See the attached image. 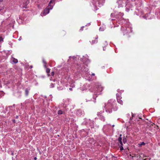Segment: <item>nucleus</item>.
Instances as JSON below:
<instances>
[{
	"label": "nucleus",
	"mask_w": 160,
	"mask_h": 160,
	"mask_svg": "<svg viewBox=\"0 0 160 160\" xmlns=\"http://www.w3.org/2000/svg\"><path fill=\"white\" fill-rule=\"evenodd\" d=\"M105 107L106 109V111L107 112L110 113L112 112L113 105L110 102H108L107 104L105 105Z\"/></svg>",
	"instance_id": "obj_1"
},
{
	"label": "nucleus",
	"mask_w": 160,
	"mask_h": 160,
	"mask_svg": "<svg viewBox=\"0 0 160 160\" xmlns=\"http://www.w3.org/2000/svg\"><path fill=\"white\" fill-rule=\"evenodd\" d=\"M122 135L120 134L119 135V137L118 138V146H119V147L120 149V150L121 151H122L123 150V144L122 142V138H121V136Z\"/></svg>",
	"instance_id": "obj_2"
},
{
	"label": "nucleus",
	"mask_w": 160,
	"mask_h": 160,
	"mask_svg": "<svg viewBox=\"0 0 160 160\" xmlns=\"http://www.w3.org/2000/svg\"><path fill=\"white\" fill-rule=\"evenodd\" d=\"M98 36L96 35L93 37V39L92 40L91 43L92 44H93L97 43L98 42Z\"/></svg>",
	"instance_id": "obj_3"
},
{
	"label": "nucleus",
	"mask_w": 160,
	"mask_h": 160,
	"mask_svg": "<svg viewBox=\"0 0 160 160\" xmlns=\"http://www.w3.org/2000/svg\"><path fill=\"white\" fill-rule=\"evenodd\" d=\"M49 12V10L46 8L45 9H44L43 11V12L41 13V15L43 16V15H45L46 14H48Z\"/></svg>",
	"instance_id": "obj_4"
},
{
	"label": "nucleus",
	"mask_w": 160,
	"mask_h": 160,
	"mask_svg": "<svg viewBox=\"0 0 160 160\" xmlns=\"http://www.w3.org/2000/svg\"><path fill=\"white\" fill-rule=\"evenodd\" d=\"M29 3V1L28 0H27L25 3H24L22 5V8H28L27 5Z\"/></svg>",
	"instance_id": "obj_5"
},
{
	"label": "nucleus",
	"mask_w": 160,
	"mask_h": 160,
	"mask_svg": "<svg viewBox=\"0 0 160 160\" xmlns=\"http://www.w3.org/2000/svg\"><path fill=\"white\" fill-rule=\"evenodd\" d=\"M52 0H51L50 1V2L48 4V6L47 7V8L49 10H51V9H52V8H53V6H52V5H51V4L52 2Z\"/></svg>",
	"instance_id": "obj_6"
},
{
	"label": "nucleus",
	"mask_w": 160,
	"mask_h": 160,
	"mask_svg": "<svg viewBox=\"0 0 160 160\" xmlns=\"http://www.w3.org/2000/svg\"><path fill=\"white\" fill-rule=\"evenodd\" d=\"M29 90L28 88H26L25 90V94L26 96H28L29 93Z\"/></svg>",
	"instance_id": "obj_7"
},
{
	"label": "nucleus",
	"mask_w": 160,
	"mask_h": 160,
	"mask_svg": "<svg viewBox=\"0 0 160 160\" xmlns=\"http://www.w3.org/2000/svg\"><path fill=\"white\" fill-rule=\"evenodd\" d=\"M127 136H124L123 138V142L124 143H125L127 142Z\"/></svg>",
	"instance_id": "obj_8"
},
{
	"label": "nucleus",
	"mask_w": 160,
	"mask_h": 160,
	"mask_svg": "<svg viewBox=\"0 0 160 160\" xmlns=\"http://www.w3.org/2000/svg\"><path fill=\"white\" fill-rule=\"evenodd\" d=\"M12 59H13L12 62L13 63H16L18 62V61L17 59H16L14 58H13Z\"/></svg>",
	"instance_id": "obj_9"
},
{
	"label": "nucleus",
	"mask_w": 160,
	"mask_h": 160,
	"mask_svg": "<svg viewBox=\"0 0 160 160\" xmlns=\"http://www.w3.org/2000/svg\"><path fill=\"white\" fill-rule=\"evenodd\" d=\"M117 101L118 102L121 104H122L123 102L122 100L121 99L118 100V98H117Z\"/></svg>",
	"instance_id": "obj_10"
},
{
	"label": "nucleus",
	"mask_w": 160,
	"mask_h": 160,
	"mask_svg": "<svg viewBox=\"0 0 160 160\" xmlns=\"http://www.w3.org/2000/svg\"><path fill=\"white\" fill-rule=\"evenodd\" d=\"M50 68H46V72L47 73H48V76L49 75L48 73L50 72Z\"/></svg>",
	"instance_id": "obj_11"
},
{
	"label": "nucleus",
	"mask_w": 160,
	"mask_h": 160,
	"mask_svg": "<svg viewBox=\"0 0 160 160\" xmlns=\"http://www.w3.org/2000/svg\"><path fill=\"white\" fill-rule=\"evenodd\" d=\"M58 114H62L63 113V112L61 110H59L58 112Z\"/></svg>",
	"instance_id": "obj_12"
},
{
	"label": "nucleus",
	"mask_w": 160,
	"mask_h": 160,
	"mask_svg": "<svg viewBox=\"0 0 160 160\" xmlns=\"http://www.w3.org/2000/svg\"><path fill=\"white\" fill-rule=\"evenodd\" d=\"M98 89H99V90H98V92H100L102 90V88L101 87H98Z\"/></svg>",
	"instance_id": "obj_13"
},
{
	"label": "nucleus",
	"mask_w": 160,
	"mask_h": 160,
	"mask_svg": "<svg viewBox=\"0 0 160 160\" xmlns=\"http://www.w3.org/2000/svg\"><path fill=\"white\" fill-rule=\"evenodd\" d=\"M42 62H43V63H44V66L45 67H46V61L45 60H43L42 61Z\"/></svg>",
	"instance_id": "obj_14"
},
{
	"label": "nucleus",
	"mask_w": 160,
	"mask_h": 160,
	"mask_svg": "<svg viewBox=\"0 0 160 160\" xmlns=\"http://www.w3.org/2000/svg\"><path fill=\"white\" fill-rule=\"evenodd\" d=\"M83 70L84 71L87 72L88 70V69L87 68L85 67L83 69Z\"/></svg>",
	"instance_id": "obj_15"
},
{
	"label": "nucleus",
	"mask_w": 160,
	"mask_h": 160,
	"mask_svg": "<svg viewBox=\"0 0 160 160\" xmlns=\"http://www.w3.org/2000/svg\"><path fill=\"white\" fill-rule=\"evenodd\" d=\"M3 41V38L2 37H0V42Z\"/></svg>",
	"instance_id": "obj_16"
},
{
	"label": "nucleus",
	"mask_w": 160,
	"mask_h": 160,
	"mask_svg": "<svg viewBox=\"0 0 160 160\" xmlns=\"http://www.w3.org/2000/svg\"><path fill=\"white\" fill-rule=\"evenodd\" d=\"M145 145V143L144 142H141V143L140 144L141 145Z\"/></svg>",
	"instance_id": "obj_17"
},
{
	"label": "nucleus",
	"mask_w": 160,
	"mask_h": 160,
	"mask_svg": "<svg viewBox=\"0 0 160 160\" xmlns=\"http://www.w3.org/2000/svg\"><path fill=\"white\" fill-rule=\"evenodd\" d=\"M54 74V72H52L51 73V75L52 76H53Z\"/></svg>",
	"instance_id": "obj_18"
},
{
	"label": "nucleus",
	"mask_w": 160,
	"mask_h": 160,
	"mask_svg": "<svg viewBox=\"0 0 160 160\" xmlns=\"http://www.w3.org/2000/svg\"><path fill=\"white\" fill-rule=\"evenodd\" d=\"M118 98V100L121 99V97L120 96H117V98Z\"/></svg>",
	"instance_id": "obj_19"
},
{
	"label": "nucleus",
	"mask_w": 160,
	"mask_h": 160,
	"mask_svg": "<svg viewBox=\"0 0 160 160\" xmlns=\"http://www.w3.org/2000/svg\"><path fill=\"white\" fill-rule=\"evenodd\" d=\"M3 9V8L2 7H1V6H0V11L2 10Z\"/></svg>",
	"instance_id": "obj_20"
},
{
	"label": "nucleus",
	"mask_w": 160,
	"mask_h": 160,
	"mask_svg": "<svg viewBox=\"0 0 160 160\" xmlns=\"http://www.w3.org/2000/svg\"><path fill=\"white\" fill-rule=\"evenodd\" d=\"M54 87V85L53 84L51 83V87L52 88H53Z\"/></svg>",
	"instance_id": "obj_21"
},
{
	"label": "nucleus",
	"mask_w": 160,
	"mask_h": 160,
	"mask_svg": "<svg viewBox=\"0 0 160 160\" xmlns=\"http://www.w3.org/2000/svg\"><path fill=\"white\" fill-rule=\"evenodd\" d=\"M143 160H150V158H147L144 159Z\"/></svg>",
	"instance_id": "obj_22"
},
{
	"label": "nucleus",
	"mask_w": 160,
	"mask_h": 160,
	"mask_svg": "<svg viewBox=\"0 0 160 160\" xmlns=\"http://www.w3.org/2000/svg\"><path fill=\"white\" fill-rule=\"evenodd\" d=\"M106 49V47H103V50L104 51Z\"/></svg>",
	"instance_id": "obj_23"
},
{
	"label": "nucleus",
	"mask_w": 160,
	"mask_h": 160,
	"mask_svg": "<svg viewBox=\"0 0 160 160\" xmlns=\"http://www.w3.org/2000/svg\"><path fill=\"white\" fill-rule=\"evenodd\" d=\"M32 67H33V66H32V65H31V66H30V67H29V68H32Z\"/></svg>",
	"instance_id": "obj_24"
},
{
	"label": "nucleus",
	"mask_w": 160,
	"mask_h": 160,
	"mask_svg": "<svg viewBox=\"0 0 160 160\" xmlns=\"http://www.w3.org/2000/svg\"><path fill=\"white\" fill-rule=\"evenodd\" d=\"M69 89L70 91H72V88H69Z\"/></svg>",
	"instance_id": "obj_25"
},
{
	"label": "nucleus",
	"mask_w": 160,
	"mask_h": 160,
	"mask_svg": "<svg viewBox=\"0 0 160 160\" xmlns=\"http://www.w3.org/2000/svg\"><path fill=\"white\" fill-rule=\"evenodd\" d=\"M2 87V84H1L0 83V87L1 88Z\"/></svg>",
	"instance_id": "obj_26"
},
{
	"label": "nucleus",
	"mask_w": 160,
	"mask_h": 160,
	"mask_svg": "<svg viewBox=\"0 0 160 160\" xmlns=\"http://www.w3.org/2000/svg\"><path fill=\"white\" fill-rule=\"evenodd\" d=\"M92 76H94L95 75V74L94 73H92Z\"/></svg>",
	"instance_id": "obj_27"
},
{
	"label": "nucleus",
	"mask_w": 160,
	"mask_h": 160,
	"mask_svg": "<svg viewBox=\"0 0 160 160\" xmlns=\"http://www.w3.org/2000/svg\"><path fill=\"white\" fill-rule=\"evenodd\" d=\"M34 159H35V160H36V159H37V158H36V157H35V158H34Z\"/></svg>",
	"instance_id": "obj_28"
},
{
	"label": "nucleus",
	"mask_w": 160,
	"mask_h": 160,
	"mask_svg": "<svg viewBox=\"0 0 160 160\" xmlns=\"http://www.w3.org/2000/svg\"><path fill=\"white\" fill-rule=\"evenodd\" d=\"M3 0H0V2H2Z\"/></svg>",
	"instance_id": "obj_29"
},
{
	"label": "nucleus",
	"mask_w": 160,
	"mask_h": 160,
	"mask_svg": "<svg viewBox=\"0 0 160 160\" xmlns=\"http://www.w3.org/2000/svg\"><path fill=\"white\" fill-rule=\"evenodd\" d=\"M80 30H81L82 31L83 30V28H81V29H80Z\"/></svg>",
	"instance_id": "obj_30"
},
{
	"label": "nucleus",
	"mask_w": 160,
	"mask_h": 160,
	"mask_svg": "<svg viewBox=\"0 0 160 160\" xmlns=\"http://www.w3.org/2000/svg\"><path fill=\"white\" fill-rule=\"evenodd\" d=\"M134 115H133V114L132 115V117H134Z\"/></svg>",
	"instance_id": "obj_31"
},
{
	"label": "nucleus",
	"mask_w": 160,
	"mask_h": 160,
	"mask_svg": "<svg viewBox=\"0 0 160 160\" xmlns=\"http://www.w3.org/2000/svg\"><path fill=\"white\" fill-rule=\"evenodd\" d=\"M112 126V127H114V125H113Z\"/></svg>",
	"instance_id": "obj_32"
},
{
	"label": "nucleus",
	"mask_w": 160,
	"mask_h": 160,
	"mask_svg": "<svg viewBox=\"0 0 160 160\" xmlns=\"http://www.w3.org/2000/svg\"><path fill=\"white\" fill-rule=\"evenodd\" d=\"M12 155H13V153H12Z\"/></svg>",
	"instance_id": "obj_33"
}]
</instances>
